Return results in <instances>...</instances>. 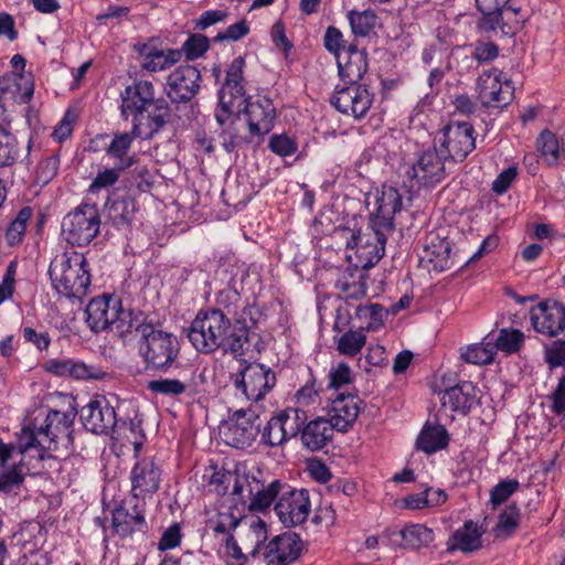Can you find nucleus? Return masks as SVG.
Returning a JSON list of instances; mask_svg holds the SVG:
<instances>
[{"instance_id": "obj_1", "label": "nucleus", "mask_w": 565, "mask_h": 565, "mask_svg": "<svg viewBox=\"0 0 565 565\" xmlns=\"http://www.w3.org/2000/svg\"><path fill=\"white\" fill-rule=\"evenodd\" d=\"M244 68L245 58L243 56L235 57L228 66L225 82L218 92L215 119L221 126H224L234 115L244 113L249 134L264 136L274 128L277 117L276 107L273 100L266 96H257L255 99L245 97Z\"/></svg>"}, {"instance_id": "obj_2", "label": "nucleus", "mask_w": 565, "mask_h": 565, "mask_svg": "<svg viewBox=\"0 0 565 565\" xmlns=\"http://www.w3.org/2000/svg\"><path fill=\"white\" fill-rule=\"evenodd\" d=\"M402 195L393 186L383 188L381 196L376 200V212L371 216L369 226L373 231L376 245L369 246V239L359 232L351 236L348 248H356L360 257L370 255L369 263H377L384 255L387 234L394 228L393 218L402 209Z\"/></svg>"}, {"instance_id": "obj_3", "label": "nucleus", "mask_w": 565, "mask_h": 565, "mask_svg": "<svg viewBox=\"0 0 565 565\" xmlns=\"http://www.w3.org/2000/svg\"><path fill=\"white\" fill-rule=\"evenodd\" d=\"M53 288L66 298H83L90 286L88 264L83 254L64 252L56 255L49 267Z\"/></svg>"}, {"instance_id": "obj_4", "label": "nucleus", "mask_w": 565, "mask_h": 565, "mask_svg": "<svg viewBox=\"0 0 565 565\" xmlns=\"http://www.w3.org/2000/svg\"><path fill=\"white\" fill-rule=\"evenodd\" d=\"M180 350V342L173 333L164 331L153 323L149 328L142 329V337L138 341V352L146 370L168 372L175 365Z\"/></svg>"}, {"instance_id": "obj_5", "label": "nucleus", "mask_w": 565, "mask_h": 565, "mask_svg": "<svg viewBox=\"0 0 565 565\" xmlns=\"http://www.w3.org/2000/svg\"><path fill=\"white\" fill-rule=\"evenodd\" d=\"M231 329V318L224 312L200 310L189 328L188 338L196 351L212 353L224 344Z\"/></svg>"}, {"instance_id": "obj_6", "label": "nucleus", "mask_w": 565, "mask_h": 565, "mask_svg": "<svg viewBox=\"0 0 565 565\" xmlns=\"http://www.w3.org/2000/svg\"><path fill=\"white\" fill-rule=\"evenodd\" d=\"M100 216L95 204H81L66 214L62 222V234L73 246L89 244L99 233Z\"/></svg>"}, {"instance_id": "obj_7", "label": "nucleus", "mask_w": 565, "mask_h": 565, "mask_svg": "<svg viewBox=\"0 0 565 565\" xmlns=\"http://www.w3.org/2000/svg\"><path fill=\"white\" fill-rule=\"evenodd\" d=\"M449 160L448 153L437 147L436 141L422 148L416 153L407 174L422 186H435L446 178V162Z\"/></svg>"}, {"instance_id": "obj_8", "label": "nucleus", "mask_w": 565, "mask_h": 565, "mask_svg": "<svg viewBox=\"0 0 565 565\" xmlns=\"http://www.w3.org/2000/svg\"><path fill=\"white\" fill-rule=\"evenodd\" d=\"M234 386L248 401L258 402L275 386L276 375L270 367L260 363H247L233 376Z\"/></svg>"}, {"instance_id": "obj_9", "label": "nucleus", "mask_w": 565, "mask_h": 565, "mask_svg": "<svg viewBox=\"0 0 565 565\" xmlns=\"http://www.w3.org/2000/svg\"><path fill=\"white\" fill-rule=\"evenodd\" d=\"M76 412L73 409L60 412L52 409L40 425V439L43 449L57 450L60 447L70 448L73 445V424Z\"/></svg>"}, {"instance_id": "obj_10", "label": "nucleus", "mask_w": 565, "mask_h": 565, "mask_svg": "<svg viewBox=\"0 0 565 565\" xmlns=\"http://www.w3.org/2000/svg\"><path fill=\"white\" fill-rule=\"evenodd\" d=\"M260 434L259 416L252 409H237L223 427L224 441L234 448H249Z\"/></svg>"}, {"instance_id": "obj_11", "label": "nucleus", "mask_w": 565, "mask_h": 565, "mask_svg": "<svg viewBox=\"0 0 565 565\" xmlns=\"http://www.w3.org/2000/svg\"><path fill=\"white\" fill-rule=\"evenodd\" d=\"M374 102V94L365 84H348L337 86L330 98L331 105L343 115L352 116L355 119L363 118Z\"/></svg>"}, {"instance_id": "obj_12", "label": "nucleus", "mask_w": 565, "mask_h": 565, "mask_svg": "<svg viewBox=\"0 0 565 565\" xmlns=\"http://www.w3.org/2000/svg\"><path fill=\"white\" fill-rule=\"evenodd\" d=\"M514 87L511 81L503 79L497 70L483 72L477 81V93L484 107H504L513 98Z\"/></svg>"}, {"instance_id": "obj_13", "label": "nucleus", "mask_w": 565, "mask_h": 565, "mask_svg": "<svg viewBox=\"0 0 565 565\" xmlns=\"http://www.w3.org/2000/svg\"><path fill=\"white\" fill-rule=\"evenodd\" d=\"M439 146L449 160H463L475 148V129L470 122H451L443 130Z\"/></svg>"}, {"instance_id": "obj_14", "label": "nucleus", "mask_w": 565, "mask_h": 565, "mask_svg": "<svg viewBox=\"0 0 565 565\" xmlns=\"http://www.w3.org/2000/svg\"><path fill=\"white\" fill-rule=\"evenodd\" d=\"M275 511L286 526H296L303 523L310 512L309 492L306 489H290L281 492Z\"/></svg>"}, {"instance_id": "obj_15", "label": "nucleus", "mask_w": 565, "mask_h": 565, "mask_svg": "<svg viewBox=\"0 0 565 565\" xmlns=\"http://www.w3.org/2000/svg\"><path fill=\"white\" fill-rule=\"evenodd\" d=\"M79 416L84 427L97 435H106L113 431L117 425L115 408L105 396H97L84 405Z\"/></svg>"}, {"instance_id": "obj_16", "label": "nucleus", "mask_w": 565, "mask_h": 565, "mask_svg": "<svg viewBox=\"0 0 565 565\" xmlns=\"http://www.w3.org/2000/svg\"><path fill=\"white\" fill-rule=\"evenodd\" d=\"M200 71L192 65L175 68L167 78L166 93L172 103H188L199 92Z\"/></svg>"}, {"instance_id": "obj_17", "label": "nucleus", "mask_w": 565, "mask_h": 565, "mask_svg": "<svg viewBox=\"0 0 565 565\" xmlns=\"http://www.w3.org/2000/svg\"><path fill=\"white\" fill-rule=\"evenodd\" d=\"M113 527L122 537L130 536L135 532L146 531L145 504L140 502V499L131 497L124 500L113 511Z\"/></svg>"}, {"instance_id": "obj_18", "label": "nucleus", "mask_w": 565, "mask_h": 565, "mask_svg": "<svg viewBox=\"0 0 565 565\" xmlns=\"http://www.w3.org/2000/svg\"><path fill=\"white\" fill-rule=\"evenodd\" d=\"M531 322L539 333L558 335L565 329V305L556 300L540 302L531 309Z\"/></svg>"}, {"instance_id": "obj_19", "label": "nucleus", "mask_w": 565, "mask_h": 565, "mask_svg": "<svg viewBox=\"0 0 565 565\" xmlns=\"http://www.w3.org/2000/svg\"><path fill=\"white\" fill-rule=\"evenodd\" d=\"M162 470L154 458L138 459L130 472L131 497L145 499L159 490Z\"/></svg>"}, {"instance_id": "obj_20", "label": "nucleus", "mask_w": 565, "mask_h": 565, "mask_svg": "<svg viewBox=\"0 0 565 565\" xmlns=\"http://www.w3.org/2000/svg\"><path fill=\"white\" fill-rule=\"evenodd\" d=\"M135 52L139 54L140 66L148 72H161L170 68L181 61L182 52L175 49H161L154 39L134 45Z\"/></svg>"}, {"instance_id": "obj_21", "label": "nucleus", "mask_w": 565, "mask_h": 565, "mask_svg": "<svg viewBox=\"0 0 565 565\" xmlns=\"http://www.w3.org/2000/svg\"><path fill=\"white\" fill-rule=\"evenodd\" d=\"M156 99L154 86L149 81H135L120 93V111L125 119L138 117Z\"/></svg>"}, {"instance_id": "obj_22", "label": "nucleus", "mask_w": 565, "mask_h": 565, "mask_svg": "<svg viewBox=\"0 0 565 565\" xmlns=\"http://www.w3.org/2000/svg\"><path fill=\"white\" fill-rule=\"evenodd\" d=\"M170 117L171 110L167 100L162 97L156 98L151 106H147V110H142L131 120L134 134L143 139L151 138L169 122Z\"/></svg>"}, {"instance_id": "obj_23", "label": "nucleus", "mask_w": 565, "mask_h": 565, "mask_svg": "<svg viewBox=\"0 0 565 565\" xmlns=\"http://www.w3.org/2000/svg\"><path fill=\"white\" fill-rule=\"evenodd\" d=\"M119 308L120 298L117 296L104 294L93 298L85 310L87 326L95 333L110 329Z\"/></svg>"}, {"instance_id": "obj_24", "label": "nucleus", "mask_w": 565, "mask_h": 565, "mask_svg": "<svg viewBox=\"0 0 565 565\" xmlns=\"http://www.w3.org/2000/svg\"><path fill=\"white\" fill-rule=\"evenodd\" d=\"M302 547L300 536L289 532L270 540L263 555L267 565H289L300 556Z\"/></svg>"}, {"instance_id": "obj_25", "label": "nucleus", "mask_w": 565, "mask_h": 565, "mask_svg": "<svg viewBox=\"0 0 565 565\" xmlns=\"http://www.w3.org/2000/svg\"><path fill=\"white\" fill-rule=\"evenodd\" d=\"M382 540L395 548L420 550L434 542V531L424 524H408L399 531L385 530Z\"/></svg>"}, {"instance_id": "obj_26", "label": "nucleus", "mask_w": 565, "mask_h": 565, "mask_svg": "<svg viewBox=\"0 0 565 565\" xmlns=\"http://www.w3.org/2000/svg\"><path fill=\"white\" fill-rule=\"evenodd\" d=\"M361 399L353 394H338L328 406V420L338 431H348L355 423L360 411Z\"/></svg>"}, {"instance_id": "obj_27", "label": "nucleus", "mask_w": 565, "mask_h": 565, "mask_svg": "<svg viewBox=\"0 0 565 565\" xmlns=\"http://www.w3.org/2000/svg\"><path fill=\"white\" fill-rule=\"evenodd\" d=\"M45 370L57 376H71L76 380H103L107 376L100 367L72 359L49 360Z\"/></svg>"}, {"instance_id": "obj_28", "label": "nucleus", "mask_w": 565, "mask_h": 565, "mask_svg": "<svg viewBox=\"0 0 565 565\" xmlns=\"http://www.w3.org/2000/svg\"><path fill=\"white\" fill-rule=\"evenodd\" d=\"M33 83L21 72H9L0 77V100L26 104L33 96Z\"/></svg>"}, {"instance_id": "obj_29", "label": "nucleus", "mask_w": 565, "mask_h": 565, "mask_svg": "<svg viewBox=\"0 0 565 565\" xmlns=\"http://www.w3.org/2000/svg\"><path fill=\"white\" fill-rule=\"evenodd\" d=\"M334 430L333 425L323 417L305 423L300 435L301 445L310 451L321 450L332 439Z\"/></svg>"}, {"instance_id": "obj_30", "label": "nucleus", "mask_w": 565, "mask_h": 565, "mask_svg": "<svg viewBox=\"0 0 565 565\" xmlns=\"http://www.w3.org/2000/svg\"><path fill=\"white\" fill-rule=\"evenodd\" d=\"M476 402V387L469 381H463L443 392L441 404L454 412L467 414Z\"/></svg>"}, {"instance_id": "obj_31", "label": "nucleus", "mask_w": 565, "mask_h": 565, "mask_svg": "<svg viewBox=\"0 0 565 565\" xmlns=\"http://www.w3.org/2000/svg\"><path fill=\"white\" fill-rule=\"evenodd\" d=\"M136 213V201L131 196L108 200L106 218L117 230H128Z\"/></svg>"}, {"instance_id": "obj_32", "label": "nucleus", "mask_w": 565, "mask_h": 565, "mask_svg": "<svg viewBox=\"0 0 565 565\" xmlns=\"http://www.w3.org/2000/svg\"><path fill=\"white\" fill-rule=\"evenodd\" d=\"M482 532L478 530L473 521H466L461 527L456 530L447 541V550L470 553L481 547Z\"/></svg>"}, {"instance_id": "obj_33", "label": "nucleus", "mask_w": 565, "mask_h": 565, "mask_svg": "<svg viewBox=\"0 0 565 565\" xmlns=\"http://www.w3.org/2000/svg\"><path fill=\"white\" fill-rule=\"evenodd\" d=\"M117 317L111 322L110 330L115 331L120 337L126 333L136 331L139 337H142V329L149 328L152 322L148 321L147 317L142 311L124 309L122 302L120 301V308L116 315Z\"/></svg>"}, {"instance_id": "obj_34", "label": "nucleus", "mask_w": 565, "mask_h": 565, "mask_svg": "<svg viewBox=\"0 0 565 565\" xmlns=\"http://www.w3.org/2000/svg\"><path fill=\"white\" fill-rule=\"evenodd\" d=\"M216 307L212 310H220L224 312L226 317L231 319H235L238 324L245 322V316L247 311V306L243 302L239 292L227 286L226 288L220 290L216 295Z\"/></svg>"}, {"instance_id": "obj_35", "label": "nucleus", "mask_w": 565, "mask_h": 565, "mask_svg": "<svg viewBox=\"0 0 565 565\" xmlns=\"http://www.w3.org/2000/svg\"><path fill=\"white\" fill-rule=\"evenodd\" d=\"M147 388L153 394L169 397L199 393V384L196 381H188L186 377L151 380L147 383Z\"/></svg>"}, {"instance_id": "obj_36", "label": "nucleus", "mask_w": 565, "mask_h": 565, "mask_svg": "<svg viewBox=\"0 0 565 565\" xmlns=\"http://www.w3.org/2000/svg\"><path fill=\"white\" fill-rule=\"evenodd\" d=\"M339 75L347 84H359L367 71L366 52H354L352 55L337 58Z\"/></svg>"}, {"instance_id": "obj_37", "label": "nucleus", "mask_w": 565, "mask_h": 565, "mask_svg": "<svg viewBox=\"0 0 565 565\" xmlns=\"http://www.w3.org/2000/svg\"><path fill=\"white\" fill-rule=\"evenodd\" d=\"M425 252L428 260L433 264V269L445 271L454 266L451 258V246L446 239L431 235L428 238Z\"/></svg>"}, {"instance_id": "obj_38", "label": "nucleus", "mask_w": 565, "mask_h": 565, "mask_svg": "<svg viewBox=\"0 0 565 565\" xmlns=\"http://www.w3.org/2000/svg\"><path fill=\"white\" fill-rule=\"evenodd\" d=\"M449 443V435L441 425H425L417 437V448L427 455L445 449Z\"/></svg>"}, {"instance_id": "obj_39", "label": "nucleus", "mask_w": 565, "mask_h": 565, "mask_svg": "<svg viewBox=\"0 0 565 565\" xmlns=\"http://www.w3.org/2000/svg\"><path fill=\"white\" fill-rule=\"evenodd\" d=\"M477 9L481 12L478 26L481 31H493L502 20V9L510 0H475Z\"/></svg>"}, {"instance_id": "obj_40", "label": "nucleus", "mask_w": 565, "mask_h": 565, "mask_svg": "<svg viewBox=\"0 0 565 565\" xmlns=\"http://www.w3.org/2000/svg\"><path fill=\"white\" fill-rule=\"evenodd\" d=\"M335 288L348 299H360L365 296L366 286L362 275L345 270L335 281Z\"/></svg>"}, {"instance_id": "obj_41", "label": "nucleus", "mask_w": 565, "mask_h": 565, "mask_svg": "<svg viewBox=\"0 0 565 565\" xmlns=\"http://www.w3.org/2000/svg\"><path fill=\"white\" fill-rule=\"evenodd\" d=\"M348 20L353 34L365 38L375 29L377 15L371 9L364 11L351 10L348 13Z\"/></svg>"}, {"instance_id": "obj_42", "label": "nucleus", "mask_w": 565, "mask_h": 565, "mask_svg": "<svg viewBox=\"0 0 565 565\" xmlns=\"http://www.w3.org/2000/svg\"><path fill=\"white\" fill-rule=\"evenodd\" d=\"M285 484L279 480H274L267 487L262 486L254 493L250 490L252 499L249 502V510L252 511H264L270 507L276 497L282 492Z\"/></svg>"}, {"instance_id": "obj_43", "label": "nucleus", "mask_w": 565, "mask_h": 565, "mask_svg": "<svg viewBox=\"0 0 565 565\" xmlns=\"http://www.w3.org/2000/svg\"><path fill=\"white\" fill-rule=\"evenodd\" d=\"M136 137L137 136L134 134V128H131L130 132L116 134L106 148V153L117 160L116 164H122V162L130 159H134L136 162V156L127 157L131 143Z\"/></svg>"}, {"instance_id": "obj_44", "label": "nucleus", "mask_w": 565, "mask_h": 565, "mask_svg": "<svg viewBox=\"0 0 565 565\" xmlns=\"http://www.w3.org/2000/svg\"><path fill=\"white\" fill-rule=\"evenodd\" d=\"M277 416L282 425L284 433L287 440L301 435L307 416L306 412L299 408H287L277 413Z\"/></svg>"}, {"instance_id": "obj_45", "label": "nucleus", "mask_w": 565, "mask_h": 565, "mask_svg": "<svg viewBox=\"0 0 565 565\" xmlns=\"http://www.w3.org/2000/svg\"><path fill=\"white\" fill-rule=\"evenodd\" d=\"M134 164L135 160L130 159L122 162V164H116L114 168L99 171L90 183L88 191L90 193H97L102 189L114 185L119 180L121 172Z\"/></svg>"}, {"instance_id": "obj_46", "label": "nucleus", "mask_w": 565, "mask_h": 565, "mask_svg": "<svg viewBox=\"0 0 565 565\" xmlns=\"http://www.w3.org/2000/svg\"><path fill=\"white\" fill-rule=\"evenodd\" d=\"M520 524V509L513 503L505 507L499 514L498 523L493 529L495 537L511 536Z\"/></svg>"}, {"instance_id": "obj_47", "label": "nucleus", "mask_w": 565, "mask_h": 565, "mask_svg": "<svg viewBox=\"0 0 565 565\" xmlns=\"http://www.w3.org/2000/svg\"><path fill=\"white\" fill-rule=\"evenodd\" d=\"M495 353V347L489 341L467 347L461 352V359L467 363L483 365L491 363Z\"/></svg>"}, {"instance_id": "obj_48", "label": "nucleus", "mask_w": 565, "mask_h": 565, "mask_svg": "<svg viewBox=\"0 0 565 565\" xmlns=\"http://www.w3.org/2000/svg\"><path fill=\"white\" fill-rule=\"evenodd\" d=\"M32 209L25 206L21 209L15 218L9 224L6 232V239L10 246L18 245L22 242L26 224L32 217Z\"/></svg>"}, {"instance_id": "obj_49", "label": "nucleus", "mask_w": 565, "mask_h": 565, "mask_svg": "<svg viewBox=\"0 0 565 565\" xmlns=\"http://www.w3.org/2000/svg\"><path fill=\"white\" fill-rule=\"evenodd\" d=\"M365 342L366 335L363 329L349 330L339 338L337 349L343 355L354 356L360 353Z\"/></svg>"}, {"instance_id": "obj_50", "label": "nucleus", "mask_w": 565, "mask_h": 565, "mask_svg": "<svg viewBox=\"0 0 565 565\" xmlns=\"http://www.w3.org/2000/svg\"><path fill=\"white\" fill-rule=\"evenodd\" d=\"M25 479L22 462L0 472V492L6 494L17 493Z\"/></svg>"}, {"instance_id": "obj_51", "label": "nucleus", "mask_w": 565, "mask_h": 565, "mask_svg": "<svg viewBox=\"0 0 565 565\" xmlns=\"http://www.w3.org/2000/svg\"><path fill=\"white\" fill-rule=\"evenodd\" d=\"M221 348L231 352L235 358L244 355L248 350V327L244 323L242 327L228 331L227 339Z\"/></svg>"}, {"instance_id": "obj_52", "label": "nucleus", "mask_w": 565, "mask_h": 565, "mask_svg": "<svg viewBox=\"0 0 565 565\" xmlns=\"http://www.w3.org/2000/svg\"><path fill=\"white\" fill-rule=\"evenodd\" d=\"M523 342L524 334L520 330L503 328L499 331L493 345L495 351L501 350L505 353H515L522 348Z\"/></svg>"}, {"instance_id": "obj_53", "label": "nucleus", "mask_w": 565, "mask_h": 565, "mask_svg": "<svg viewBox=\"0 0 565 565\" xmlns=\"http://www.w3.org/2000/svg\"><path fill=\"white\" fill-rule=\"evenodd\" d=\"M20 149L17 138L0 127V167L12 166L19 158Z\"/></svg>"}, {"instance_id": "obj_54", "label": "nucleus", "mask_w": 565, "mask_h": 565, "mask_svg": "<svg viewBox=\"0 0 565 565\" xmlns=\"http://www.w3.org/2000/svg\"><path fill=\"white\" fill-rule=\"evenodd\" d=\"M537 149L550 166L556 164L559 158V143L556 136L550 130L540 134L536 140Z\"/></svg>"}, {"instance_id": "obj_55", "label": "nucleus", "mask_w": 565, "mask_h": 565, "mask_svg": "<svg viewBox=\"0 0 565 565\" xmlns=\"http://www.w3.org/2000/svg\"><path fill=\"white\" fill-rule=\"evenodd\" d=\"M260 440L269 447H278L287 441L282 425L276 415L271 416L260 430Z\"/></svg>"}, {"instance_id": "obj_56", "label": "nucleus", "mask_w": 565, "mask_h": 565, "mask_svg": "<svg viewBox=\"0 0 565 565\" xmlns=\"http://www.w3.org/2000/svg\"><path fill=\"white\" fill-rule=\"evenodd\" d=\"M520 487L515 479H505L495 484L490 491V502L493 509L504 503Z\"/></svg>"}, {"instance_id": "obj_57", "label": "nucleus", "mask_w": 565, "mask_h": 565, "mask_svg": "<svg viewBox=\"0 0 565 565\" xmlns=\"http://www.w3.org/2000/svg\"><path fill=\"white\" fill-rule=\"evenodd\" d=\"M210 47L209 39L203 34H193L188 38L183 43L182 54L184 53L188 60H195L202 56Z\"/></svg>"}, {"instance_id": "obj_58", "label": "nucleus", "mask_w": 565, "mask_h": 565, "mask_svg": "<svg viewBox=\"0 0 565 565\" xmlns=\"http://www.w3.org/2000/svg\"><path fill=\"white\" fill-rule=\"evenodd\" d=\"M268 148L280 157L291 156L298 150L295 139L286 135H273L269 138Z\"/></svg>"}, {"instance_id": "obj_59", "label": "nucleus", "mask_w": 565, "mask_h": 565, "mask_svg": "<svg viewBox=\"0 0 565 565\" xmlns=\"http://www.w3.org/2000/svg\"><path fill=\"white\" fill-rule=\"evenodd\" d=\"M353 382V373L347 363H339L330 370L329 387L340 390Z\"/></svg>"}, {"instance_id": "obj_60", "label": "nucleus", "mask_w": 565, "mask_h": 565, "mask_svg": "<svg viewBox=\"0 0 565 565\" xmlns=\"http://www.w3.org/2000/svg\"><path fill=\"white\" fill-rule=\"evenodd\" d=\"M60 160L57 156H50L41 160L36 167V180L47 184L57 173Z\"/></svg>"}, {"instance_id": "obj_61", "label": "nucleus", "mask_w": 565, "mask_h": 565, "mask_svg": "<svg viewBox=\"0 0 565 565\" xmlns=\"http://www.w3.org/2000/svg\"><path fill=\"white\" fill-rule=\"evenodd\" d=\"M345 41L343 40L342 32L335 26H329L323 36V44L328 52L334 54L337 58L341 55V50L344 47Z\"/></svg>"}, {"instance_id": "obj_62", "label": "nucleus", "mask_w": 565, "mask_h": 565, "mask_svg": "<svg viewBox=\"0 0 565 565\" xmlns=\"http://www.w3.org/2000/svg\"><path fill=\"white\" fill-rule=\"evenodd\" d=\"M545 361L551 367L565 364V341L557 340L545 348Z\"/></svg>"}, {"instance_id": "obj_63", "label": "nucleus", "mask_w": 565, "mask_h": 565, "mask_svg": "<svg viewBox=\"0 0 565 565\" xmlns=\"http://www.w3.org/2000/svg\"><path fill=\"white\" fill-rule=\"evenodd\" d=\"M356 313L360 318L371 319V321L367 324V329H375L376 326L382 323L383 318L385 316L384 308L379 303L359 306Z\"/></svg>"}, {"instance_id": "obj_64", "label": "nucleus", "mask_w": 565, "mask_h": 565, "mask_svg": "<svg viewBox=\"0 0 565 565\" xmlns=\"http://www.w3.org/2000/svg\"><path fill=\"white\" fill-rule=\"evenodd\" d=\"M479 63L491 62L499 55V47L493 42L477 41L472 53Z\"/></svg>"}]
</instances>
